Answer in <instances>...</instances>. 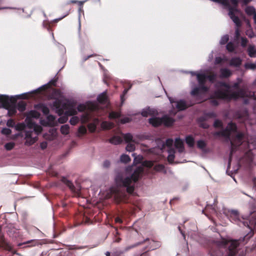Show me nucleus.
Segmentation results:
<instances>
[{
  "mask_svg": "<svg viewBox=\"0 0 256 256\" xmlns=\"http://www.w3.org/2000/svg\"><path fill=\"white\" fill-rule=\"evenodd\" d=\"M143 172L144 168L142 166H138L130 177L124 178L120 174L116 176L115 180L116 188H112L110 191L116 203L128 202L129 196L127 193L132 194L134 190V186L132 185V184L136 182Z\"/></svg>",
  "mask_w": 256,
  "mask_h": 256,
  "instance_id": "obj_1",
  "label": "nucleus"
},
{
  "mask_svg": "<svg viewBox=\"0 0 256 256\" xmlns=\"http://www.w3.org/2000/svg\"><path fill=\"white\" fill-rule=\"evenodd\" d=\"M215 86L217 90L214 93V96L218 98L230 100L232 99L244 98L246 96V92L244 88H240L237 92H231L230 86L225 82H218Z\"/></svg>",
  "mask_w": 256,
  "mask_h": 256,
  "instance_id": "obj_2",
  "label": "nucleus"
},
{
  "mask_svg": "<svg viewBox=\"0 0 256 256\" xmlns=\"http://www.w3.org/2000/svg\"><path fill=\"white\" fill-rule=\"evenodd\" d=\"M148 122L154 127L156 128L164 124L165 126H169L172 124L174 120L168 116H164L162 118L154 117L148 119Z\"/></svg>",
  "mask_w": 256,
  "mask_h": 256,
  "instance_id": "obj_3",
  "label": "nucleus"
},
{
  "mask_svg": "<svg viewBox=\"0 0 256 256\" xmlns=\"http://www.w3.org/2000/svg\"><path fill=\"white\" fill-rule=\"evenodd\" d=\"M173 142V140L171 138H168L166 140V142L162 144V150L166 149V150L168 153V160L170 164L174 162L175 157V150L172 148Z\"/></svg>",
  "mask_w": 256,
  "mask_h": 256,
  "instance_id": "obj_4",
  "label": "nucleus"
},
{
  "mask_svg": "<svg viewBox=\"0 0 256 256\" xmlns=\"http://www.w3.org/2000/svg\"><path fill=\"white\" fill-rule=\"evenodd\" d=\"M147 242H149V244L147 246V248H148V250H154L160 248L161 246L160 242L153 239L150 240V238H147L141 242L136 243L134 245L130 246L128 248H134L140 244H142Z\"/></svg>",
  "mask_w": 256,
  "mask_h": 256,
  "instance_id": "obj_5",
  "label": "nucleus"
},
{
  "mask_svg": "<svg viewBox=\"0 0 256 256\" xmlns=\"http://www.w3.org/2000/svg\"><path fill=\"white\" fill-rule=\"evenodd\" d=\"M240 13V11L235 8H232L230 9L229 10L228 14L237 28V29L236 30V32H238V28H240L242 25L241 20L237 16Z\"/></svg>",
  "mask_w": 256,
  "mask_h": 256,
  "instance_id": "obj_6",
  "label": "nucleus"
},
{
  "mask_svg": "<svg viewBox=\"0 0 256 256\" xmlns=\"http://www.w3.org/2000/svg\"><path fill=\"white\" fill-rule=\"evenodd\" d=\"M16 100L12 97L10 98L6 95H0V103L2 108H8L12 104H16Z\"/></svg>",
  "mask_w": 256,
  "mask_h": 256,
  "instance_id": "obj_7",
  "label": "nucleus"
},
{
  "mask_svg": "<svg viewBox=\"0 0 256 256\" xmlns=\"http://www.w3.org/2000/svg\"><path fill=\"white\" fill-rule=\"evenodd\" d=\"M33 131L32 130H26L25 132V144L28 146H31L33 144L38 140L37 136H32Z\"/></svg>",
  "mask_w": 256,
  "mask_h": 256,
  "instance_id": "obj_8",
  "label": "nucleus"
},
{
  "mask_svg": "<svg viewBox=\"0 0 256 256\" xmlns=\"http://www.w3.org/2000/svg\"><path fill=\"white\" fill-rule=\"evenodd\" d=\"M239 245V243L236 240L231 241L230 244L228 246V256H236V254L237 248Z\"/></svg>",
  "mask_w": 256,
  "mask_h": 256,
  "instance_id": "obj_9",
  "label": "nucleus"
},
{
  "mask_svg": "<svg viewBox=\"0 0 256 256\" xmlns=\"http://www.w3.org/2000/svg\"><path fill=\"white\" fill-rule=\"evenodd\" d=\"M61 180L64 184H66L72 192L77 194H79L80 189L78 188H76L71 181L64 177L62 178Z\"/></svg>",
  "mask_w": 256,
  "mask_h": 256,
  "instance_id": "obj_10",
  "label": "nucleus"
},
{
  "mask_svg": "<svg viewBox=\"0 0 256 256\" xmlns=\"http://www.w3.org/2000/svg\"><path fill=\"white\" fill-rule=\"evenodd\" d=\"M227 216L229 218L230 220L236 222L238 220L239 215L238 211L232 210L228 212Z\"/></svg>",
  "mask_w": 256,
  "mask_h": 256,
  "instance_id": "obj_11",
  "label": "nucleus"
},
{
  "mask_svg": "<svg viewBox=\"0 0 256 256\" xmlns=\"http://www.w3.org/2000/svg\"><path fill=\"white\" fill-rule=\"evenodd\" d=\"M34 107L37 110H40L44 115H48L50 112L49 108L44 104H37Z\"/></svg>",
  "mask_w": 256,
  "mask_h": 256,
  "instance_id": "obj_12",
  "label": "nucleus"
},
{
  "mask_svg": "<svg viewBox=\"0 0 256 256\" xmlns=\"http://www.w3.org/2000/svg\"><path fill=\"white\" fill-rule=\"evenodd\" d=\"M220 75L222 78H229L232 74L231 71L226 68H222L220 70Z\"/></svg>",
  "mask_w": 256,
  "mask_h": 256,
  "instance_id": "obj_13",
  "label": "nucleus"
},
{
  "mask_svg": "<svg viewBox=\"0 0 256 256\" xmlns=\"http://www.w3.org/2000/svg\"><path fill=\"white\" fill-rule=\"evenodd\" d=\"M5 109L8 110V114L9 116H12L16 113V104H12L8 108Z\"/></svg>",
  "mask_w": 256,
  "mask_h": 256,
  "instance_id": "obj_14",
  "label": "nucleus"
},
{
  "mask_svg": "<svg viewBox=\"0 0 256 256\" xmlns=\"http://www.w3.org/2000/svg\"><path fill=\"white\" fill-rule=\"evenodd\" d=\"M196 76L197 80L199 84H206V74H194Z\"/></svg>",
  "mask_w": 256,
  "mask_h": 256,
  "instance_id": "obj_15",
  "label": "nucleus"
},
{
  "mask_svg": "<svg viewBox=\"0 0 256 256\" xmlns=\"http://www.w3.org/2000/svg\"><path fill=\"white\" fill-rule=\"evenodd\" d=\"M186 142L189 148H193L194 146V137L191 135L186 136Z\"/></svg>",
  "mask_w": 256,
  "mask_h": 256,
  "instance_id": "obj_16",
  "label": "nucleus"
},
{
  "mask_svg": "<svg viewBox=\"0 0 256 256\" xmlns=\"http://www.w3.org/2000/svg\"><path fill=\"white\" fill-rule=\"evenodd\" d=\"M242 64V60L239 58H233L230 62V64L232 66H239Z\"/></svg>",
  "mask_w": 256,
  "mask_h": 256,
  "instance_id": "obj_17",
  "label": "nucleus"
},
{
  "mask_svg": "<svg viewBox=\"0 0 256 256\" xmlns=\"http://www.w3.org/2000/svg\"><path fill=\"white\" fill-rule=\"evenodd\" d=\"M109 142L114 144H118L122 142V139L120 136H114L109 140Z\"/></svg>",
  "mask_w": 256,
  "mask_h": 256,
  "instance_id": "obj_18",
  "label": "nucleus"
},
{
  "mask_svg": "<svg viewBox=\"0 0 256 256\" xmlns=\"http://www.w3.org/2000/svg\"><path fill=\"white\" fill-rule=\"evenodd\" d=\"M62 106V102L59 100H56L53 102V106L58 110V114L60 115L62 114L64 112L63 110L60 108Z\"/></svg>",
  "mask_w": 256,
  "mask_h": 256,
  "instance_id": "obj_19",
  "label": "nucleus"
},
{
  "mask_svg": "<svg viewBox=\"0 0 256 256\" xmlns=\"http://www.w3.org/2000/svg\"><path fill=\"white\" fill-rule=\"evenodd\" d=\"M216 134L218 136H221L227 138H230L231 133L229 132L228 130V129L226 128L224 130H222L216 132Z\"/></svg>",
  "mask_w": 256,
  "mask_h": 256,
  "instance_id": "obj_20",
  "label": "nucleus"
},
{
  "mask_svg": "<svg viewBox=\"0 0 256 256\" xmlns=\"http://www.w3.org/2000/svg\"><path fill=\"white\" fill-rule=\"evenodd\" d=\"M177 150L180 152H182L184 150V143L180 138H177Z\"/></svg>",
  "mask_w": 256,
  "mask_h": 256,
  "instance_id": "obj_21",
  "label": "nucleus"
},
{
  "mask_svg": "<svg viewBox=\"0 0 256 256\" xmlns=\"http://www.w3.org/2000/svg\"><path fill=\"white\" fill-rule=\"evenodd\" d=\"M216 90H216L210 96V103L212 104L214 106H217L219 104L217 100L218 99L224 100L222 98H218L215 96L214 93L216 92Z\"/></svg>",
  "mask_w": 256,
  "mask_h": 256,
  "instance_id": "obj_22",
  "label": "nucleus"
},
{
  "mask_svg": "<svg viewBox=\"0 0 256 256\" xmlns=\"http://www.w3.org/2000/svg\"><path fill=\"white\" fill-rule=\"evenodd\" d=\"M2 246L6 250H8L9 252H12V247L10 244L7 242L5 240L4 241H2L0 242Z\"/></svg>",
  "mask_w": 256,
  "mask_h": 256,
  "instance_id": "obj_23",
  "label": "nucleus"
},
{
  "mask_svg": "<svg viewBox=\"0 0 256 256\" xmlns=\"http://www.w3.org/2000/svg\"><path fill=\"white\" fill-rule=\"evenodd\" d=\"M16 107V109H18L20 112H23L26 110V104L24 101L20 102L18 103Z\"/></svg>",
  "mask_w": 256,
  "mask_h": 256,
  "instance_id": "obj_24",
  "label": "nucleus"
},
{
  "mask_svg": "<svg viewBox=\"0 0 256 256\" xmlns=\"http://www.w3.org/2000/svg\"><path fill=\"white\" fill-rule=\"evenodd\" d=\"M187 106L186 102L182 100L177 101V111L186 109Z\"/></svg>",
  "mask_w": 256,
  "mask_h": 256,
  "instance_id": "obj_25",
  "label": "nucleus"
},
{
  "mask_svg": "<svg viewBox=\"0 0 256 256\" xmlns=\"http://www.w3.org/2000/svg\"><path fill=\"white\" fill-rule=\"evenodd\" d=\"M248 52L250 57H256V49L254 48V46H250L248 48Z\"/></svg>",
  "mask_w": 256,
  "mask_h": 256,
  "instance_id": "obj_26",
  "label": "nucleus"
},
{
  "mask_svg": "<svg viewBox=\"0 0 256 256\" xmlns=\"http://www.w3.org/2000/svg\"><path fill=\"white\" fill-rule=\"evenodd\" d=\"M226 128L229 130V132L231 133L232 132H236L237 130V126L234 123L230 122L228 124Z\"/></svg>",
  "mask_w": 256,
  "mask_h": 256,
  "instance_id": "obj_27",
  "label": "nucleus"
},
{
  "mask_svg": "<svg viewBox=\"0 0 256 256\" xmlns=\"http://www.w3.org/2000/svg\"><path fill=\"white\" fill-rule=\"evenodd\" d=\"M98 101L102 104H104L107 100V96L106 93L104 92L100 94L98 97Z\"/></svg>",
  "mask_w": 256,
  "mask_h": 256,
  "instance_id": "obj_28",
  "label": "nucleus"
},
{
  "mask_svg": "<svg viewBox=\"0 0 256 256\" xmlns=\"http://www.w3.org/2000/svg\"><path fill=\"white\" fill-rule=\"evenodd\" d=\"M70 126L68 124L62 125L60 128V132L63 134H68L69 133Z\"/></svg>",
  "mask_w": 256,
  "mask_h": 256,
  "instance_id": "obj_29",
  "label": "nucleus"
},
{
  "mask_svg": "<svg viewBox=\"0 0 256 256\" xmlns=\"http://www.w3.org/2000/svg\"><path fill=\"white\" fill-rule=\"evenodd\" d=\"M197 147L202 150H204V149L206 148V144L203 140H199L197 142Z\"/></svg>",
  "mask_w": 256,
  "mask_h": 256,
  "instance_id": "obj_30",
  "label": "nucleus"
},
{
  "mask_svg": "<svg viewBox=\"0 0 256 256\" xmlns=\"http://www.w3.org/2000/svg\"><path fill=\"white\" fill-rule=\"evenodd\" d=\"M230 143H231L232 146H231V150H230V156H229V158H228V168L230 166V163H231V162L232 160V156L233 152L234 150V142L232 141L230 142Z\"/></svg>",
  "mask_w": 256,
  "mask_h": 256,
  "instance_id": "obj_31",
  "label": "nucleus"
},
{
  "mask_svg": "<svg viewBox=\"0 0 256 256\" xmlns=\"http://www.w3.org/2000/svg\"><path fill=\"white\" fill-rule=\"evenodd\" d=\"M244 138V134L242 132L237 134L235 136V140L238 141V144L240 146L242 143V140Z\"/></svg>",
  "mask_w": 256,
  "mask_h": 256,
  "instance_id": "obj_32",
  "label": "nucleus"
},
{
  "mask_svg": "<svg viewBox=\"0 0 256 256\" xmlns=\"http://www.w3.org/2000/svg\"><path fill=\"white\" fill-rule=\"evenodd\" d=\"M120 160L122 162L127 164L130 161V158L128 155L123 154L120 156Z\"/></svg>",
  "mask_w": 256,
  "mask_h": 256,
  "instance_id": "obj_33",
  "label": "nucleus"
},
{
  "mask_svg": "<svg viewBox=\"0 0 256 256\" xmlns=\"http://www.w3.org/2000/svg\"><path fill=\"white\" fill-rule=\"evenodd\" d=\"M124 138L126 142H135V140H132V136L130 133L124 134Z\"/></svg>",
  "mask_w": 256,
  "mask_h": 256,
  "instance_id": "obj_34",
  "label": "nucleus"
},
{
  "mask_svg": "<svg viewBox=\"0 0 256 256\" xmlns=\"http://www.w3.org/2000/svg\"><path fill=\"white\" fill-rule=\"evenodd\" d=\"M216 78V74L213 72L210 73V74L206 75V80H208L212 83L214 82Z\"/></svg>",
  "mask_w": 256,
  "mask_h": 256,
  "instance_id": "obj_35",
  "label": "nucleus"
},
{
  "mask_svg": "<svg viewBox=\"0 0 256 256\" xmlns=\"http://www.w3.org/2000/svg\"><path fill=\"white\" fill-rule=\"evenodd\" d=\"M120 116V112H112L109 114V118L110 119H115L118 118Z\"/></svg>",
  "mask_w": 256,
  "mask_h": 256,
  "instance_id": "obj_36",
  "label": "nucleus"
},
{
  "mask_svg": "<svg viewBox=\"0 0 256 256\" xmlns=\"http://www.w3.org/2000/svg\"><path fill=\"white\" fill-rule=\"evenodd\" d=\"M14 127L16 130L22 131L25 129L26 125L23 122L18 123Z\"/></svg>",
  "mask_w": 256,
  "mask_h": 256,
  "instance_id": "obj_37",
  "label": "nucleus"
},
{
  "mask_svg": "<svg viewBox=\"0 0 256 256\" xmlns=\"http://www.w3.org/2000/svg\"><path fill=\"white\" fill-rule=\"evenodd\" d=\"M246 12L248 15H252L254 14L255 10L252 6H248L246 8L245 10Z\"/></svg>",
  "mask_w": 256,
  "mask_h": 256,
  "instance_id": "obj_38",
  "label": "nucleus"
},
{
  "mask_svg": "<svg viewBox=\"0 0 256 256\" xmlns=\"http://www.w3.org/2000/svg\"><path fill=\"white\" fill-rule=\"evenodd\" d=\"M87 130L84 126H81L78 129V136H80V134L84 135L86 133Z\"/></svg>",
  "mask_w": 256,
  "mask_h": 256,
  "instance_id": "obj_39",
  "label": "nucleus"
},
{
  "mask_svg": "<svg viewBox=\"0 0 256 256\" xmlns=\"http://www.w3.org/2000/svg\"><path fill=\"white\" fill-rule=\"evenodd\" d=\"M68 116L64 113V116H60L58 119V122L60 124H64L67 122L68 120Z\"/></svg>",
  "mask_w": 256,
  "mask_h": 256,
  "instance_id": "obj_40",
  "label": "nucleus"
},
{
  "mask_svg": "<svg viewBox=\"0 0 256 256\" xmlns=\"http://www.w3.org/2000/svg\"><path fill=\"white\" fill-rule=\"evenodd\" d=\"M14 146H15V144L14 142H8L5 144L4 148L7 150H10L14 148Z\"/></svg>",
  "mask_w": 256,
  "mask_h": 256,
  "instance_id": "obj_41",
  "label": "nucleus"
},
{
  "mask_svg": "<svg viewBox=\"0 0 256 256\" xmlns=\"http://www.w3.org/2000/svg\"><path fill=\"white\" fill-rule=\"evenodd\" d=\"M226 50L229 52H232L234 51L235 47L234 44L232 42L228 43L226 46Z\"/></svg>",
  "mask_w": 256,
  "mask_h": 256,
  "instance_id": "obj_42",
  "label": "nucleus"
},
{
  "mask_svg": "<svg viewBox=\"0 0 256 256\" xmlns=\"http://www.w3.org/2000/svg\"><path fill=\"white\" fill-rule=\"evenodd\" d=\"M66 248L69 250H80L84 248L83 246H78L76 245H68Z\"/></svg>",
  "mask_w": 256,
  "mask_h": 256,
  "instance_id": "obj_43",
  "label": "nucleus"
},
{
  "mask_svg": "<svg viewBox=\"0 0 256 256\" xmlns=\"http://www.w3.org/2000/svg\"><path fill=\"white\" fill-rule=\"evenodd\" d=\"M228 40H229L228 35L226 34L222 38L220 41V44H224L228 42Z\"/></svg>",
  "mask_w": 256,
  "mask_h": 256,
  "instance_id": "obj_44",
  "label": "nucleus"
},
{
  "mask_svg": "<svg viewBox=\"0 0 256 256\" xmlns=\"http://www.w3.org/2000/svg\"><path fill=\"white\" fill-rule=\"evenodd\" d=\"M154 170L156 171L162 172L164 170V166L162 164H158L154 166Z\"/></svg>",
  "mask_w": 256,
  "mask_h": 256,
  "instance_id": "obj_45",
  "label": "nucleus"
},
{
  "mask_svg": "<svg viewBox=\"0 0 256 256\" xmlns=\"http://www.w3.org/2000/svg\"><path fill=\"white\" fill-rule=\"evenodd\" d=\"M128 144L126 147V150L128 152H132L135 150V146L134 144H131L130 142H128Z\"/></svg>",
  "mask_w": 256,
  "mask_h": 256,
  "instance_id": "obj_46",
  "label": "nucleus"
},
{
  "mask_svg": "<svg viewBox=\"0 0 256 256\" xmlns=\"http://www.w3.org/2000/svg\"><path fill=\"white\" fill-rule=\"evenodd\" d=\"M29 114L31 117L36 118H38L40 116V114L35 110L30 111Z\"/></svg>",
  "mask_w": 256,
  "mask_h": 256,
  "instance_id": "obj_47",
  "label": "nucleus"
},
{
  "mask_svg": "<svg viewBox=\"0 0 256 256\" xmlns=\"http://www.w3.org/2000/svg\"><path fill=\"white\" fill-rule=\"evenodd\" d=\"M76 114L77 112L76 110L72 108H71L66 112V114L68 116H74Z\"/></svg>",
  "mask_w": 256,
  "mask_h": 256,
  "instance_id": "obj_48",
  "label": "nucleus"
},
{
  "mask_svg": "<svg viewBox=\"0 0 256 256\" xmlns=\"http://www.w3.org/2000/svg\"><path fill=\"white\" fill-rule=\"evenodd\" d=\"M26 120H28L27 122V126L30 128H33L36 124L34 122H33L31 120L28 119L26 118Z\"/></svg>",
  "mask_w": 256,
  "mask_h": 256,
  "instance_id": "obj_49",
  "label": "nucleus"
},
{
  "mask_svg": "<svg viewBox=\"0 0 256 256\" xmlns=\"http://www.w3.org/2000/svg\"><path fill=\"white\" fill-rule=\"evenodd\" d=\"M34 132L36 134L40 133L42 131V128L41 126L36 124L33 128Z\"/></svg>",
  "mask_w": 256,
  "mask_h": 256,
  "instance_id": "obj_50",
  "label": "nucleus"
},
{
  "mask_svg": "<svg viewBox=\"0 0 256 256\" xmlns=\"http://www.w3.org/2000/svg\"><path fill=\"white\" fill-rule=\"evenodd\" d=\"M79 121V118L77 116H73L70 120V123L72 125H76Z\"/></svg>",
  "mask_w": 256,
  "mask_h": 256,
  "instance_id": "obj_51",
  "label": "nucleus"
},
{
  "mask_svg": "<svg viewBox=\"0 0 256 256\" xmlns=\"http://www.w3.org/2000/svg\"><path fill=\"white\" fill-rule=\"evenodd\" d=\"M6 126L8 127H10V128H14V127L16 124H15V122H14V120L12 119V118L8 120L7 121Z\"/></svg>",
  "mask_w": 256,
  "mask_h": 256,
  "instance_id": "obj_52",
  "label": "nucleus"
},
{
  "mask_svg": "<svg viewBox=\"0 0 256 256\" xmlns=\"http://www.w3.org/2000/svg\"><path fill=\"white\" fill-rule=\"evenodd\" d=\"M200 92V88L199 87H196L194 88L191 92V94L192 96H197Z\"/></svg>",
  "mask_w": 256,
  "mask_h": 256,
  "instance_id": "obj_53",
  "label": "nucleus"
},
{
  "mask_svg": "<svg viewBox=\"0 0 256 256\" xmlns=\"http://www.w3.org/2000/svg\"><path fill=\"white\" fill-rule=\"evenodd\" d=\"M143 166L147 168H151L154 166V163L152 161L146 160L143 162Z\"/></svg>",
  "mask_w": 256,
  "mask_h": 256,
  "instance_id": "obj_54",
  "label": "nucleus"
},
{
  "mask_svg": "<svg viewBox=\"0 0 256 256\" xmlns=\"http://www.w3.org/2000/svg\"><path fill=\"white\" fill-rule=\"evenodd\" d=\"M88 128L91 132H94L96 130V126L94 124H90L88 126Z\"/></svg>",
  "mask_w": 256,
  "mask_h": 256,
  "instance_id": "obj_55",
  "label": "nucleus"
},
{
  "mask_svg": "<svg viewBox=\"0 0 256 256\" xmlns=\"http://www.w3.org/2000/svg\"><path fill=\"white\" fill-rule=\"evenodd\" d=\"M140 140H148L149 136L146 134H138L136 136Z\"/></svg>",
  "mask_w": 256,
  "mask_h": 256,
  "instance_id": "obj_56",
  "label": "nucleus"
},
{
  "mask_svg": "<svg viewBox=\"0 0 256 256\" xmlns=\"http://www.w3.org/2000/svg\"><path fill=\"white\" fill-rule=\"evenodd\" d=\"M77 109L78 112H84L86 110V106L83 104H80L78 106Z\"/></svg>",
  "mask_w": 256,
  "mask_h": 256,
  "instance_id": "obj_57",
  "label": "nucleus"
},
{
  "mask_svg": "<svg viewBox=\"0 0 256 256\" xmlns=\"http://www.w3.org/2000/svg\"><path fill=\"white\" fill-rule=\"evenodd\" d=\"M2 132L6 135H10L12 133V130L8 128H4L2 130Z\"/></svg>",
  "mask_w": 256,
  "mask_h": 256,
  "instance_id": "obj_58",
  "label": "nucleus"
},
{
  "mask_svg": "<svg viewBox=\"0 0 256 256\" xmlns=\"http://www.w3.org/2000/svg\"><path fill=\"white\" fill-rule=\"evenodd\" d=\"M199 88H200V90L202 91L203 92H207L208 90V88L205 86V84H200Z\"/></svg>",
  "mask_w": 256,
  "mask_h": 256,
  "instance_id": "obj_59",
  "label": "nucleus"
},
{
  "mask_svg": "<svg viewBox=\"0 0 256 256\" xmlns=\"http://www.w3.org/2000/svg\"><path fill=\"white\" fill-rule=\"evenodd\" d=\"M214 126L216 128H220L222 126V122L220 120H216L214 121Z\"/></svg>",
  "mask_w": 256,
  "mask_h": 256,
  "instance_id": "obj_60",
  "label": "nucleus"
},
{
  "mask_svg": "<svg viewBox=\"0 0 256 256\" xmlns=\"http://www.w3.org/2000/svg\"><path fill=\"white\" fill-rule=\"evenodd\" d=\"M87 0H85L84 1H78V5L80 6V8H79V12H83V10H82V6L84 4L86 1Z\"/></svg>",
  "mask_w": 256,
  "mask_h": 256,
  "instance_id": "obj_61",
  "label": "nucleus"
},
{
  "mask_svg": "<svg viewBox=\"0 0 256 256\" xmlns=\"http://www.w3.org/2000/svg\"><path fill=\"white\" fill-rule=\"evenodd\" d=\"M120 122L122 124L128 123L130 121V119L128 117H126L120 119Z\"/></svg>",
  "mask_w": 256,
  "mask_h": 256,
  "instance_id": "obj_62",
  "label": "nucleus"
},
{
  "mask_svg": "<svg viewBox=\"0 0 256 256\" xmlns=\"http://www.w3.org/2000/svg\"><path fill=\"white\" fill-rule=\"evenodd\" d=\"M141 114L143 116L147 117L148 115H150L151 113L150 112V110H148L142 111Z\"/></svg>",
  "mask_w": 256,
  "mask_h": 256,
  "instance_id": "obj_63",
  "label": "nucleus"
},
{
  "mask_svg": "<svg viewBox=\"0 0 256 256\" xmlns=\"http://www.w3.org/2000/svg\"><path fill=\"white\" fill-rule=\"evenodd\" d=\"M246 67L251 69H255L256 68V64H247L246 65Z\"/></svg>",
  "mask_w": 256,
  "mask_h": 256,
  "instance_id": "obj_64",
  "label": "nucleus"
}]
</instances>
